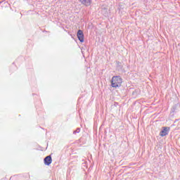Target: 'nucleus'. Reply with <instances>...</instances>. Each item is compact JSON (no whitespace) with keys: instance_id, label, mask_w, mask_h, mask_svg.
<instances>
[{"instance_id":"f257e3e1","label":"nucleus","mask_w":180,"mask_h":180,"mask_svg":"<svg viewBox=\"0 0 180 180\" xmlns=\"http://www.w3.org/2000/svg\"><path fill=\"white\" fill-rule=\"evenodd\" d=\"M122 82L123 81L120 76H114L111 80V86H112V88H119V86H122Z\"/></svg>"},{"instance_id":"f03ea898","label":"nucleus","mask_w":180,"mask_h":180,"mask_svg":"<svg viewBox=\"0 0 180 180\" xmlns=\"http://www.w3.org/2000/svg\"><path fill=\"white\" fill-rule=\"evenodd\" d=\"M169 131V127H163V130L160 131V136L162 137H164L168 134V132Z\"/></svg>"},{"instance_id":"7ed1b4c3","label":"nucleus","mask_w":180,"mask_h":180,"mask_svg":"<svg viewBox=\"0 0 180 180\" xmlns=\"http://www.w3.org/2000/svg\"><path fill=\"white\" fill-rule=\"evenodd\" d=\"M77 37L81 43L84 42V33L82 32V30H79L77 32Z\"/></svg>"},{"instance_id":"20e7f679","label":"nucleus","mask_w":180,"mask_h":180,"mask_svg":"<svg viewBox=\"0 0 180 180\" xmlns=\"http://www.w3.org/2000/svg\"><path fill=\"white\" fill-rule=\"evenodd\" d=\"M44 161L45 165H50V164H51V162H53V160L51 159V156L49 155L44 158Z\"/></svg>"},{"instance_id":"39448f33","label":"nucleus","mask_w":180,"mask_h":180,"mask_svg":"<svg viewBox=\"0 0 180 180\" xmlns=\"http://www.w3.org/2000/svg\"><path fill=\"white\" fill-rule=\"evenodd\" d=\"M83 5H86V6H89L91 5V0H79Z\"/></svg>"},{"instance_id":"423d86ee","label":"nucleus","mask_w":180,"mask_h":180,"mask_svg":"<svg viewBox=\"0 0 180 180\" xmlns=\"http://www.w3.org/2000/svg\"><path fill=\"white\" fill-rule=\"evenodd\" d=\"M75 133H79V129H77L76 131H74V134Z\"/></svg>"}]
</instances>
